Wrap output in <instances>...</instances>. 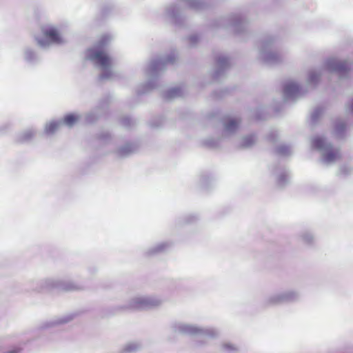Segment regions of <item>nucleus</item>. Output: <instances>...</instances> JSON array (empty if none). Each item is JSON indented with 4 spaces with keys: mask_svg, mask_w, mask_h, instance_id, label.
Segmentation results:
<instances>
[{
    "mask_svg": "<svg viewBox=\"0 0 353 353\" xmlns=\"http://www.w3.org/2000/svg\"><path fill=\"white\" fill-rule=\"evenodd\" d=\"M110 40V36L103 35L96 45L85 52V59L101 70L99 78L101 80H112L115 77L113 61L108 52V45Z\"/></svg>",
    "mask_w": 353,
    "mask_h": 353,
    "instance_id": "obj_1",
    "label": "nucleus"
},
{
    "mask_svg": "<svg viewBox=\"0 0 353 353\" xmlns=\"http://www.w3.org/2000/svg\"><path fill=\"white\" fill-rule=\"evenodd\" d=\"M37 44L42 48L66 43L65 29L62 26L47 24L41 27V34L36 37Z\"/></svg>",
    "mask_w": 353,
    "mask_h": 353,
    "instance_id": "obj_2",
    "label": "nucleus"
},
{
    "mask_svg": "<svg viewBox=\"0 0 353 353\" xmlns=\"http://www.w3.org/2000/svg\"><path fill=\"white\" fill-rule=\"evenodd\" d=\"M172 334H183L200 338L214 339L219 335L217 330L210 327H201L183 322H175L170 326Z\"/></svg>",
    "mask_w": 353,
    "mask_h": 353,
    "instance_id": "obj_3",
    "label": "nucleus"
},
{
    "mask_svg": "<svg viewBox=\"0 0 353 353\" xmlns=\"http://www.w3.org/2000/svg\"><path fill=\"white\" fill-rule=\"evenodd\" d=\"M312 145L320 152V161L325 165L334 164L341 157L339 149L332 146L324 137H314L312 139Z\"/></svg>",
    "mask_w": 353,
    "mask_h": 353,
    "instance_id": "obj_4",
    "label": "nucleus"
},
{
    "mask_svg": "<svg viewBox=\"0 0 353 353\" xmlns=\"http://www.w3.org/2000/svg\"><path fill=\"white\" fill-rule=\"evenodd\" d=\"M259 55L265 63L272 65L282 61L281 55L274 48V38L268 37L260 41Z\"/></svg>",
    "mask_w": 353,
    "mask_h": 353,
    "instance_id": "obj_5",
    "label": "nucleus"
},
{
    "mask_svg": "<svg viewBox=\"0 0 353 353\" xmlns=\"http://www.w3.org/2000/svg\"><path fill=\"white\" fill-rule=\"evenodd\" d=\"M162 303L161 298L153 295L137 294L132 296L124 305L128 310H145L158 306Z\"/></svg>",
    "mask_w": 353,
    "mask_h": 353,
    "instance_id": "obj_6",
    "label": "nucleus"
},
{
    "mask_svg": "<svg viewBox=\"0 0 353 353\" xmlns=\"http://www.w3.org/2000/svg\"><path fill=\"white\" fill-rule=\"evenodd\" d=\"M350 65L347 60H339L336 57H330L323 63V70L332 74V77H336L340 80L346 79Z\"/></svg>",
    "mask_w": 353,
    "mask_h": 353,
    "instance_id": "obj_7",
    "label": "nucleus"
},
{
    "mask_svg": "<svg viewBox=\"0 0 353 353\" xmlns=\"http://www.w3.org/2000/svg\"><path fill=\"white\" fill-rule=\"evenodd\" d=\"M39 287L37 290H63V291H72L78 290L80 289L79 285L73 281H65L55 278H48L42 279L39 281Z\"/></svg>",
    "mask_w": 353,
    "mask_h": 353,
    "instance_id": "obj_8",
    "label": "nucleus"
},
{
    "mask_svg": "<svg viewBox=\"0 0 353 353\" xmlns=\"http://www.w3.org/2000/svg\"><path fill=\"white\" fill-rule=\"evenodd\" d=\"M176 57V54L173 52L167 56L160 57L152 60L146 68V75L151 79L155 78L160 72L165 70L167 64L173 63Z\"/></svg>",
    "mask_w": 353,
    "mask_h": 353,
    "instance_id": "obj_9",
    "label": "nucleus"
},
{
    "mask_svg": "<svg viewBox=\"0 0 353 353\" xmlns=\"http://www.w3.org/2000/svg\"><path fill=\"white\" fill-rule=\"evenodd\" d=\"M303 91L300 85L293 80L286 81L283 85V99L287 101H295L301 97Z\"/></svg>",
    "mask_w": 353,
    "mask_h": 353,
    "instance_id": "obj_10",
    "label": "nucleus"
},
{
    "mask_svg": "<svg viewBox=\"0 0 353 353\" xmlns=\"http://www.w3.org/2000/svg\"><path fill=\"white\" fill-rule=\"evenodd\" d=\"M227 21L230 23L229 28L232 29L235 33L239 34L245 30L246 22L241 16H232Z\"/></svg>",
    "mask_w": 353,
    "mask_h": 353,
    "instance_id": "obj_11",
    "label": "nucleus"
},
{
    "mask_svg": "<svg viewBox=\"0 0 353 353\" xmlns=\"http://www.w3.org/2000/svg\"><path fill=\"white\" fill-rule=\"evenodd\" d=\"M230 66L229 59L225 56H219L216 59V70L214 72V77L219 79Z\"/></svg>",
    "mask_w": 353,
    "mask_h": 353,
    "instance_id": "obj_12",
    "label": "nucleus"
},
{
    "mask_svg": "<svg viewBox=\"0 0 353 353\" xmlns=\"http://www.w3.org/2000/svg\"><path fill=\"white\" fill-rule=\"evenodd\" d=\"M141 348L142 344L139 341H128L121 347L119 353H136L141 350Z\"/></svg>",
    "mask_w": 353,
    "mask_h": 353,
    "instance_id": "obj_13",
    "label": "nucleus"
},
{
    "mask_svg": "<svg viewBox=\"0 0 353 353\" xmlns=\"http://www.w3.org/2000/svg\"><path fill=\"white\" fill-rule=\"evenodd\" d=\"M171 244L169 242L163 241L157 243L152 247L150 248L146 251V254L148 256L154 255L166 251L170 247Z\"/></svg>",
    "mask_w": 353,
    "mask_h": 353,
    "instance_id": "obj_14",
    "label": "nucleus"
},
{
    "mask_svg": "<svg viewBox=\"0 0 353 353\" xmlns=\"http://www.w3.org/2000/svg\"><path fill=\"white\" fill-rule=\"evenodd\" d=\"M239 125V121L236 119H229L224 122V133L230 135L234 133Z\"/></svg>",
    "mask_w": 353,
    "mask_h": 353,
    "instance_id": "obj_15",
    "label": "nucleus"
},
{
    "mask_svg": "<svg viewBox=\"0 0 353 353\" xmlns=\"http://www.w3.org/2000/svg\"><path fill=\"white\" fill-rule=\"evenodd\" d=\"M23 59L29 63H34L39 60V55L30 48L23 50Z\"/></svg>",
    "mask_w": 353,
    "mask_h": 353,
    "instance_id": "obj_16",
    "label": "nucleus"
},
{
    "mask_svg": "<svg viewBox=\"0 0 353 353\" xmlns=\"http://www.w3.org/2000/svg\"><path fill=\"white\" fill-rule=\"evenodd\" d=\"M282 303H284L282 292L273 294L265 300L266 305H276Z\"/></svg>",
    "mask_w": 353,
    "mask_h": 353,
    "instance_id": "obj_17",
    "label": "nucleus"
},
{
    "mask_svg": "<svg viewBox=\"0 0 353 353\" xmlns=\"http://www.w3.org/2000/svg\"><path fill=\"white\" fill-rule=\"evenodd\" d=\"M61 125V120H52L46 124L45 133L47 134H52L57 132Z\"/></svg>",
    "mask_w": 353,
    "mask_h": 353,
    "instance_id": "obj_18",
    "label": "nucleus"
},
{
    "mask_svg": "<svg viewBox=\"0 0 353 353\" xmlns=\"http://www.w3.org/2000/svg\"><path fill=\"white\" fill-rule=\"evenodd\" d=\"M323 70L314 69L312 70L308 74L307 83L312 85H316L322 74Z\"/></svg>",
    "mask_w": 353,
    "mask_h": 353,
    "instance_id": "obj_19",
    "label": "nucleus"
},
{
    "mask_svg": "<svg viewBox=\"0 0 353 353\" xmlns=\"http://www.w3.org/2000/svg\"><path fill=\"white\" fill-rule=\"evenodd\" d=\"M81 116L78 114H69L64 117L62 121V125H65L69 128L72 127L79 119Z\"/></svg>",
    "mask_w": 353,
    "mask_h": 353,
    "instance_id": "obj_20",
    "label": "nucleus"
},
{
    "mask_svg": "<svg viewBox=\"0 0 353 353\" xmlns=\"http://www.w3.org/2000/svg\"><path fill=\"white\" fill-rule=\"evenodd\" d=\"M284 303L296 301L299 299L300 294L295 290H287L282 292Z\"/></svg>",
    "mask_w": 353,
    "mask_h": 353,
    "instance_id": "obj_21",
    "label": "nucleus"
},
{
    "mask_svg": "<svg viewBox=\"0 0 353 353\" xmlns=\"http://www.w3.org/2000/svg\"><path fill=\"white\" fill-rule=\"evenodd\" d=\"M183 94V90L181 87H173L168 90L165 94L164 97L168 99H172Z\"/></svg>",
    "mask_w": 353,
    "mask_h": 353,
    "instance_id": "obj_22",
    "label": "nucleus"
},
{
    "mask_svg": "<svg viewBox=\"0 0 353 353\" xmlns=\"http://www.w3.org/2000/svg\"><path fill=\"white\" fill-rule=\"evenodd\" d=\"M34 135V131L32 129H28L17 135V141L23 143L30 140Z\"/></svg>",
    "mask_w": 353,
    "mask_h": 353,
    "instance_id": "obj_23",
    "label": "nucleus"
},
{
    "mask_svg": "<svg viewBox=\"0 0 353 353\" xmlns=\"http://www.w3.org/2000/svg\"><path fill=\"white\" fill-rule=\"evenodd\" d=\"M256 141V138L254 134H250L242 138L240 142V146L244 148H250Z\"/></svg>",
    "mask_w": 353,
    "mask_h": 353,
    "instance_id": "obj_24",
    "label": "nucleus"
},
{
    "mask_svg": "<svg viewBox=\"0 0 353 353\" xmlns=\"http://www.w3.org/2000/svg\"><path fill=\"white\" fill-rule=\"evenodd\" d=\"M289 180V174L286 170H281L277 177V183L279 186L283 187Z\"/></svg>",
    "mask_w": 353,
    "mask_h": 353,
    "instance_id": "obj_25",
    "label": "nucleus"
},
{
    "mask_svg": "<svg viewBox=\"0 0 353 353\" xmlns=\"http://www.w3.org/2000/svg\"><path fill=\"white\" fill-rule=\"evenodd\" d=\"M134 150V146L132 144L128 143L120 148L118 153L120 156L124 157L130 154Z\"/></svg>",
    "mask_w": 353,
    "mask_h": 353,
    "instance_id": "obj_26",
    "label": "nucleus"
},
{
    "mask_svg": "<svg viewBox=\"0 0 353 353\" xmlns=\"http://www.w3.org/2000/svg\"><path fill=\"white\" fill-rule=\"evenodd\" d=\"M291 147L285 144L279 145L276 148V152L281 156H288L291 154Z\"/></svg>",
    "mask_w": 353,
    "mask_h": 353,
    "instance_id": "obj_27",
    "label": "nucleus"
},
{
    "mask_svg": "<svg viewBox=\"0 0 353 353\" xmlns=\"http://www.w3.org/2000/svg\"><path fill=\"white\" fill-rule=\"evenodd\" d=\"M345 124L341 121H338L335 123L334 134L338 137H341L345 132Z\"/></svg>",
    "mask_w": 353,
    "mask_h": 353,
    "instance_id": "obj_28",
    "label": "nucleus"
},
{
    "mask_svg": "<svg viewBox=\"0 0 353 353\" xmlns=\"http://www.w3.org/2000/svg\"><path fill=\"white\" fill-rule=\"evenodd\" d=\"M300 237L302 241L307 244H310L314 241V235L310 231L303 232L301 234Z\"/></svg>",
    "mask_w": 353,
    "mask_h": 353,
    "instance_id": "obj_29",
    "label": "nucleus"
},
{
    "mask_svg": "<svg viewBox=\"0 0 353 353\" xmlns=\"http://www.w3.org/2000/svg\"><path fill=\"white\" fill-rule=\"evenodd\" d=\"M221 350L223 353H233L237 348L234 345L230 343H224L222 345Z\"/></svg>",
    "mask_w": 353,
    "mask_h": 353,
    "instance_id": "obj_30",
    "label": "nucleus"
},
{
    "mask_svg": "<svg viewBox=\"0 0 353 353\" xmlns=\"http://www.w3.org/2000/svg\"><path fill=\"white\" fill-rule=\"evenodd\" d=\"M168 14L172 18H176L179 14L178 8L176 6H172L167 9Z\"/></svg>",
    "mask_w": 353,
    "mask_h": 353,
    "instance_id": "obj_31",
    "label": "nucleus"
},
{
    "mask_svg": "<svg viewBox=\"0 0 353 353\" xmlns=\"http://www.w3.org/2000/svg\"><path fill=\"white\" fill-rule=\"evenodd\" d=\"M322 114V110L319 108H317L314 110V111L311 114V119L312 123H315L318 118L321 116Z\"/></svg>",
    "mask_w": 353,
    "mask_h": 353,
    "instance_id": "obj_32",
    "label": "nucleus"
},
{
    "mask_svg": "<svg viewBox=\"0 0 353 353\" xmlns=\"http://www.w3.org/2000/svg\"><path fill=\"white\" fill-rule=\"evenodd\" d=\"M97 118V116L94 112H90L85 115V119L87 123H92L94 122Z\"/></svg>",
    "mask_w": 353,
    "mask_h": 353,
    "instance_id": "obj_33",
    "label": "nucleus"
},
{
    "mask_svg": "<svg viewBox=\"0 0 353 353\" xmlns=\"http://www.w3.org/2000/svg\"><path fill=\"white\" fill-rule=\"evenodd\" d=\"M10 128V124L5 123L0 124V135L5 134Z\"/></svg>",
    "mask_w": 353,
    "mask_h": 353,
    "instance_id": "obj_34",
    "label": "nucleus"
},
{
    "mask_svg": "<svg viewBox=\"0 0 353 353\" xmlns=\"http://www.w3.org/2000/svg\"><path fill=\"white\" fill-rule=\"evenodd\" d=\"M189 40H190V44L193 46L196 43V42L199 40V37L197 35L194 34V35H192L190 37Z\"/></svg>",
    "mask_w": 353,
    "mask_h": 353,
    "instance_id": "obj_35",
    "label": "nucleus"
},
{
    "mask_svg": "<svg viewBox=\"0 0 353 353\" xmlns=\"http://www.w3.org/2000/svg\"><path fill=\"white\" fill-rule=\"evenodd\" d=\"M152 88H153V86H152L150 83H149V84L147 85V88H146L145 90H142V91H139V92H141V93H144V92H145L148 91L149 90L152 89Z\"/></svg>",
    "mask_w": 353,
    "mask_h": 353,
    "instance_id": "obj_36",
    "label": "nucleus"
},
{
    "mask_svg": "<svg viewBox=\"0 0 353 353\" xmlns=\"http://www.w3.org/2000/svg\"><path fill=\"white\" fill-rule=\"evenodd\" d=\"M195 219L194 216H190L187 218L186 223H191L192 221V219Z\"/></svg>",
    "mask_w": 353,
    "mask_h": 353,
    "instance_id": "obj_37",
    "label": "nucleus"
},
{
    "mask_svg": "<svg viewBox=\"0 0 353 353\" xmlns=\"http://www.w3.org/2000/svg\"><path fill=\"white\" fill-rule=\"evenodd\" d=\"M68 321H69L68 319H63L60 320L59 323H63L68 322Z\"/></svg>",
    "mask_w": 353,
    "mask_h": 353,
    "instance_id": "obj_38",
    "label": "nucleus"
},
{
    "mask_svg": "<svg viewBox=\"0 0 353 353\" xmlns=\"http://www.w3.org/2000/svg\"><path fill=\"white\" fill-rule=\"evenodd\" d=\"M130 119H125L124 121H123V123L125 125H128V123H125V121H129Z\"/></svg>",
    "mask_w": 353,
    "mask_h": 353,
    "instance_id": "obj_39",
    "label": "nucleus"
},
{
    "mask_svg": "<svg viewBox=\"0 0 353 353\" xmlns=\"http://www.w3.org/2000/svg\"><path fill=\"white\" fill-rule=\"evenodd\" d=\"M270 139L272 141H274V138H273V137H270Z\"/></svg>",
    "mask_w": 353,
    "mask_h": 353,
    "instance_id": "obj_40",
    "label": "nucleus"
}]
</instances>
